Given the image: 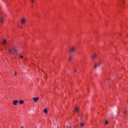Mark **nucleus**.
<instances>
[{
	"mask_svg": "<svg viewBox=\"0 0 128 128\" xmlns=\"http://www.w3.org/2000/svg\"><path fill=\"white\" fill-rule=\"evenodd\" d=\"M74 72H76V70H74Z\"/></svg>",
	"mask_w": 128,
	"mask_h": 128,
	"instance_id": "obj_22",
	"label": "nucleus"
},
{
	"mask_svg": "<svg viewBox=\"0 0 128 128\" xmlns=\"http://www.w3.org/2000/svg\"><path fill=\"white\" fill-rule=\"evenodd\" d=\"M72 59V56H69L68 58V61H69V62H70Z\"/></svg>",
	"mask_w": 128,
	"mask_h": 128,
	"instance_id": "obj_9",
	"label": "nucleus"
},
{
	"mask_svg": "<svg viewBox=\"0 0 128 128\" xmlns=\"http://www.w3.org/2000/svg\"><path fill=\"white\" fill-rule=\"evenodd\" d=\"M18 104V100H15L13 101V104L14 106H16Z\"/></svg>",
	"mask_w": 128,
	"mask_h": 128,
	"instance_id": "obj_8",
	"label": "nucleus"
},
{
	"mask_svg": "<svg viewBox=\"0 0 128 128\" xmlns=\"http://www.w3.org/2000/svg\"><path fill=\"white\" fill-rule=\"evenodd\" d=\"M100 66V63H97L95 64L94 68H96Z\"/></svg>",
	"mask_w": 128,
	"mask_h": 128,
	"instance_id": "obj_6",
	"label": "nucleus"
},
{
	"mask_svg": "<svg viewBox=\"0 0 128 128\" xmlns=\"http://www.w3.org/2000/svg\"><path fill=\"white\" fill-rule=\"evenodd\" d=\"M76 48L74 46H72L70 48V52H76Z\"/></svg>",
	"mask_w": 128,
	"mask_h": 128,
	"instance_id": "obj_3",
	"label": "nucleus"
},
{
	"mask_svg": "<svg viewBox=\"0 0 128 128\" xmlns=\"http://www.w3.org/2000/svg\"><path fill=\"white\" fill-rule=\"evenodd\" d=\"M20 58H24V56H22L20 55Z\"/></svg>",
	"mask_w": 128,
	"mask_h": 128,
	"instance_id": "obj_17",
	"label": "nucleus"
},
{
	"mask_svg": "<svg viewBox=\"0 0 128 128\" xmlns=\"http://www.w3.org/2000/svg\"><path fill=\"white\" fill-rule=\"evenodd\" d=\"M67 128H72V126L68 127Z\"/></svg>",
	"mask_w": 128,
	"mask_h": 128,
	"instance_id": "obj_21",
	"label": "nucleus"
},
{
	"mask_svg": "<svg viewBox=\"0 0 128 128\" xmlns=\"http://www.w3.org/2000/svg\"><path fill=\"white\" fill-rule=\"evenodd\" d=\"M24 102L22 100H20L19 101V104H24Z\"/></svg>",
	"mask_w": 128,
	"mask_h": 128,
	"instance_id": "obj_11",
	"label": "nucleus"
},
{
	"mask_svg": "<svg viewBox=\"0 0 128 128\" xmlns=\"http://www.w3.org/2000/svg\"><path fill=\"white\" fill-rule=\"evenodd\" d=\"M8 52L10 54H18V50L16 48H12L11 49L8 48Z\"/></svg>",
	"mask_w": 128,
	"mask_h": 128,
	"instance_id": "obj_1",
	"label": "nucleus"
},
{
	"mask_svg": "<svg viewBox=\"0 0 128 128\" xmlns=\"http://www.w3.org/2000/svg\"><path fill=\"white\" fill-rule=\"evenodd\" d=\"M122 114H124V116H128V112L126 110H123Z\"/></svg>",
	"mask_w": 128,
	"mask_h": 128,
	"instance_id": "obj_7",
	"label": "nucleus"
},
{
	"mask_svg": "<svg viewBox=\"0 0 128 128\" xmlns=\"http://www.w3.org/2000/svg\"><path fill=\"white\" fill-rule=\"evenodd\" d=\"M45 78H46V77H45Z\"/></svg>",
	"mask_w": 128,
	"mask_h": 128,
	"instance_id": "obj_23",
	"label": "nucleus"
},
{
	"mask_svg": "<svg viewBox=\"0 0 128 128\" xmlns=\"http://www.w3.org/2000/svg\"><path fill=\"white\" fill-rule=\"evenodd\" d=\"M44 114H48V110L46 108L44 109Z\"/></svg>",
	"mask_w": 128,
	"mask_h": 128,
	"instance_id": "obj_12",
	"label": "nucleus"
},
{
	"mask_svg": "<svg viewBox=\"0 0 128 128\" xmlns=\"http://www.w3.org/2000/svg\"><path fill=\"white\" fill-rule=\"evenodd\" d=\"M105 124H108V120H106L105 122Z\"/></svg>",
	"mask_w": 128,
	"mask_h": 128,
	"instance_id": "obj_16",
	"label": "nucleus"
},
{
	"mask_svg": "<svg viewBox=\"0 0 128 128\" xmlns=\"http://www.w3.org/2000/svg\"><path fill=\"white\" fill-rule=\"evenodd\" d=\"M75 111L76 112H78V107L76 108Z\"/></svg>",
	"mask_w": 128,
	"mask_h": 128,
	"instance_id": "obj_13",
	"label": "nucleus"
},
{
	"mask_svg": "<svg viewBox=\"0 0 128 128\" xmlns=\"http://www.w3.org/2000/svg\"><path fill=\"white\" fill-rule=\"evenodd\" d=\"M21 128H24V126H22Z\"/></svg>",
	"mask_w": 128,
	"mask_h": 128,
	"instance_id": "obj_20",
	"label": "nucleus"
},
{
	"mask_svg": "<svg viewBox=\"0 0 128 128\" xmlns=\"http://www.w3.org/2000/svg\"><path fill=\"white\" fill-rule=\"evenodd\" d=\"M32 2H34V0H31Z\"/></svg>",
	"mask_w": 128,
	"mask_h": 128,
	"instance_id": "obj_18",
	"label": "nucleus"
},
{
	"mask_svg": "<svg viewBox=\"0 0 128 128\" xmlns=\"http://www.w3.org/2000/svg\"><path fill=\"white\" fill-rule=\"evenodd\" d=\"M0 22H4V18L2 17H0Z\"/></svg>",
	"mask_w": 128,
	"mask_h": 128,
	"instance_id": "obj_10",
	"label": "nucleus"
},
{
	"mask_svg": "<svg viewBox=\"0 0 128 128\" xmlns=\"http://www.w3.org/2000/svg\"><path fill=\"white\" fill-rule=\"evenodd\" d=\"M14 76H16V72H15Z\"/></svg>",
	"mask_w": 128,
	"mask_h": 128,
	"instance_id": "obj_19",
	"label": "nucleus"
},
{
	"mask_svg": "<svg viewBox=\"0 0 128 128\" xmlns=\"http://www.w3.org/2000/svg\"><path fill=\"white\" fill-rule=\"evenodd\" d=\"M6 44V40H3V44Z\"/></svg>",
	"mask_w": 128,
	"mask_h": 128,
	"instance_id": "obj_14",
	"label": "nucleus"
},
{
	"mask_svg": "<svg viewBox=\"0 0 128 128\" xmlns=\"http://www.w3.org/2000/svg\"><path fill=\"white\" fill-rule=\"evenodd\" d=\"M80 124L81 126H84V122H80Z\"/></svg>",
	"mask_w": 128,
	"mask_h": 128,
	"instance_id": "obj_15",
	"label": "nucleus"
},
{
	"mask_svg": "<svg viewBox=\"0 0 128 128\" xmlns=\"http://www.w3.org/2000/svg\"><path fill=\"white\" fill-rule=\"evenodd\" d=\"M32 100H33L34 102H36L38 100H40V98H38V97L33 98Z\"/></svg>",
	"mask_w": 128,
	"mask_h": 128,
	"instance_id": "obj_5",
	"label": "nucleus"
},
{
	"mask_svg": "<svg viewBox=\"0 0 128 128\" xmlns=\"http://www.w3.org/2000/svg\"><path fill=\"white\" fill-rule=\"evenodd\" d=\"M20 22L22 24H26V18H23L21 19Z\"/></svg>",
	"mask_w": 128,
	"mask_h": 128,
	"instance_id": "obj_4",
	"label": "nucleus"
},
{
	"mask_svg": "<svg viewBox=\"0 0 128 128\" xmlns=\"http://www.w3.org/2000/svg\"><path fill=\"white\" fill-rule=\"evenodd\" d=\"M96 58H98V55L96 54V53L93 54L91 56L92 60H96Z\"/></svg>",
	"mask_w": 128,
	"mask_h": 128,
	"instance_id": "obj_2",
	"label": "nucleus"
}]
</instances>
